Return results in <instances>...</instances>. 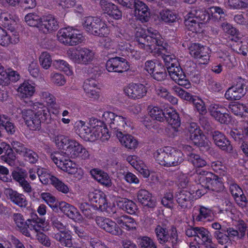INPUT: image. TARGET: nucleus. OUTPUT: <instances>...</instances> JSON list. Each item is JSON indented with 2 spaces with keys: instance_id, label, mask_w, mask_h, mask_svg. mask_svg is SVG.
Here are the masks:
<instances>
[{
  "instance_id": "obj_1",
  "label": "nucleus",
  "mask_w": 248,
  "mask_h": 248,
  "mask_svg": "<svg viewBox=\"0 0 248 248\" xmlns=\"http://www.w3.org/2000/svg\"><path fill=\"white\" fill-rule=\"evenodd\" d=\"M137 40L139 47L144 49L147 52L160 53L167 69L168 67L178 65L175 56L169 54L168 45L164 43V39L156 30L152 28L148 29L147 32L140 35Z\"/></svg>"
},
{
  "instance_id": "obj_2",
  "label": "nucleus",
  "mask_w": 248,
  "mask_h": 248,
  "mask_svg": "<svg viewBox=\"0 0 248 248\" xmlns=\"http://www.w3.org/2000/svg\"><path fill=\"white\" fill-rule=\"evenodd\" d=\"M33 108L36 111L31 109H24L22 111V118L27 126L32 130L39 129L41 122H45L50 118V114L48 108L43 104L36 103L33 105Z\"/></svg>"
},
{
  "instance_id": "obj_3",
  "label": "nucleus",
  "mask_w": 248,
  "mask_h": 248,
  "mask_svg": "<svg viewBox=\"0 0 248 248\" xmlns=\"http://www.w3.org/2000/svg\"><path fill=\"white\" fill-rule=\"evenodd\" d=\"M154 157L160 165L167 167L179 166L184 160L183 153L171 147L157 150L154 153Z\"/></svg>"
},
{
  "instance_id": "obj_4",
  "label": "nucleus",
  "mask_w": 248,
  "mask_h": 248,
  "mask_svg": "<svg viewBox=\"0 0 248 248\" xmlns=\"http://www.w3.org/2000/svg\"><path fill=\"white\" fill-rule=\"evenodd\" d=\"M53 141L58 147L62 149L60 152L54 153H59L67 158H77L78 152L82 146L76 140L63 135L55 136Z\"/></svg>"
},
{
  "instance_id": "obj_5",
  "label": "nucleus",
  "mask_w": 248,
  "mask_h": 248,
  "mask_svg": "<svg viewBox=\"0 0 248 248\" xmlns=\"http://www.w3.org/2000/svg\"><path fill=\"white\" fill-rule=\"evenodd\" d=\"M82 25L86 31L95 36H105L109 33L108 29L105 22L96 17H85Z\"/></svg>"
},
{
  "instance_id": "obj_6",
  "label": "nucleus",
  "mask_w": 248,
  "mask_h": 248,
  "mask_svg": "<svg viewBox=\"0 0 248 248\" xmlns=\"http://www.w3.org/2000/svg\"><path fill=\"white\" fill-rule=\"evenodd\" d=\"M51 222L53 228L59 231L54 233L53 237L62 246L71 247L72 236L68 232L65 231L66 225L62 222V218L59 216H53L51 218Z\"/></svg>"
},
{
  "instance_id": "obj_7",
  "label": "nucleus",
  "mask_w": 248,
  "mask_h": 248,
  "mask_svg": "<svg viewBox=\"0 0 248 248\" xmlns=\"http://www.w3.org/2000/svg\"><path fill=\"white\" fill-rule=\"evenodd\" d=\"M57 39L62 44L70 46H76L84 40L78 31L69 27L61 29L58 32Z\"/></svg>"
},
{
  "instance_id": "obj_8",
  "label": "nucleus",
  "mask_w": 248,
  "mask_h": 248,
  "mask_svg": "<svg viewBox=\"0 0 248 248\" xmlns=\"http://www.w3.org/2000/svg\"><path fill=\"white\" fill-rule=\"evenodd\" d=\"M50 158L58 167L69 174H75L77 173V178L80 180L82 177V173L79 170L77 165L69 158L61 155L59 153H52L50 154Z\"/></svg>"
},
{
  "instance_id": "obj_9",
  "label": "nucleus",
  "mask_w": 248,
  "mask_h": 248,
  "mask_svg": "<svg viewBox=\"0 0 248 248\" xmlns=\"http://www.w3.org/2000/svg\"><path fill=\"white\" fill-rule=\"evenodd\" d=\"M89 201L93 206L102 212L109 214L115 213V206L108 205L105 194L99 190L90 192L88 194Z\"/></svg>"
},
{
  "instance_id": "obj_10",
  "label": "nucleus",
  "mask_w": 248,
  "mask_h": 248,
  "mask_svg": "<svg viewBox=\"0 0 248 248\" xmlns=\"http://www.w3.org/2000/svg\"><path fill=\"white\" fill-rule=\"evenodd\" d=\"M102 119L105 124L114 131L116 135L118 132H124L125 128L127 127L125 117L117 115L110 111L105 112Z\"/></svg>"
},
{
  "instance_id": "obj_11",
  "label": "nucleus",
  "mask_w": 248,
  "mask_h": 248,
  "mask_svg": "<svg viewBox=\"0 0 248 248\" xmlns=\"http://www.w3.org/2000/svg\"><path fill=\"white\" fill-rule=\"evenodd\" d=\"M247 88L246 81L240 78L235 85L228 89L225 97L227 100H239L246 93Z\"/></svg>"
},
{
  "instance_id": "obj_12",
  "label": "nucleus",
  "mask_w": 248,
  "mask_h": 248,
  "mask_svg": "<svg viewBox=\"0 0 248 248\" xmlns=\"http://www.w3.org/2000/svg\"><path fill=\"white\" fill-rule=\"evenodd\" d=\"M106 67L109 72L122 73L129 69V65L127 61L124 58L115 57L108 60Z\"/></svg>"
},
{
  "instance_id": "obj_13",
  "label": "nucleus",
  "mask_w": 248,
  "mask_h": 248,
  "mask_svg": "<svg viewBox=\"0 0 248 248\" xmlns=\"http://www.w3.org/2000/svg\"><path fill=\"white\" fill-rule=\"evenodd\" d=\"M97 225L102 229L113 235H118L122 233V230L117 223L108 218L97 217L95 218Z\"/></svg>"
},
{
  "instance_id": "obj_14",
  "label": "nucleus",
  "mask_w": 248,
  "mask_h": 248,
  "mask_svg": "<svg viewBox=\"0 0 248 248\" xmlns=\"http://www.w3.org/2000/svg\"><path fill=\"white\" fill-rule=\"evenodd\" d=\"M208 111L210 115L217 122L221 124H227L229 121V115L226 112V108L222 105L211 104Z\"/></svg>"
},
{
  "instance_id": "obj_15",
  "label": "nucleus",
  "mask_w": 248,
  "mask_h": 248,
  "mask_svg": "<svg viewBox=\"0 0 248 248\" xmlns=\"http://www.w3.org/2000/svg\"><path fill=\"white\" fill-rule=\"evenodd\" d=\"M190 55L198 60L201 64H206L209 60L208 48L198 44H193L189 47Z\"/></svg>"
},
{
  "instance_id": "obj_16",
  "label": "nucleus",
  "mask_w": 248,
  "mask_h": 248,
  "mask_svg": "<svg viewBox=\"0 0 248 248\" xmlns=\"http://www.w3.org/2000/svg\"><path fill=\"white\" fill-rule=\"evenodd\" d=\"M167 70L171 79L176 83L186 88L189 87V82L186 79V75L179 66L176 65L168 67Z\"/></svg>"
},
{
  "instance_id": "obj_17",
  "label": "nucleus",
  "mask_w": 248,
  "mask_h": 248,
  "mask_svg": "<svg viewBox=\"0 0 248 248\" xmlns=\"http://www.w3.org/2000/svg\"><path fill=\"white\" fill-rule=\"evenodd\" d=\"M125 94L129 98L133 99H139L142 98L146 94V89L142 84L131 83L124 87Z\"/></svg>"
},
{
  "instance_id": "obj_18",
  "label": "nucleus",
  "mask_w": 248,
  "mask_h": 248,
  "mask_svg": "<svg viewBox=\"0 0 248 248\" xmlns=\"http://www.w3.org/2000/svg\"><path fill=\"white\" fill-rule=\"evenodd\" d=\"M187 135L190 139L199 146L204 145V139L205 136L203 134L199 126L195 123H192L188 124L186 127Z\"/></svg>"
},
{
  "instance_id": "obj_19",
  "label": "nucleus",
  "mask_w": 248,
  "mask_h": 248,
  "mask_svg": "<svg viewBox=\"0 0 248 248\" xmlns=\"http://www.w3.org/2000/svg\"><path fill=\"white\" fill-rule=\"evenodd\" d=\"M214 143L220 149L227 153H231L232 146L226 136L218 131H214L211 133Z\"/></svg>"
},
{
  "instance_id": "obj_20",
  "label": "nucleus",
  "mask_w": 248,
  "mask_h": 248,
  "mask_svg": "<svg viewBox=\"0 0 248 248\" xmlns=\"http://www.w3.org/2000/svg\"><path fill=\"white\" fill-rule=\"evenodd\" d=\"M19 42V34L14 28L9 29L7 32L0 27V45L7 46L10 44H16Z\"/></svg>"
},
{
  "instance_id": "obj_21",
  "label": "nucleus",
  "mask_w": 248,
  "mask_h": 248,
  "mask_svg": "<svg viewBox=\"0 0 248 248\" xmlns=\"http://www.w3.org/2000/svg\"><path fill=\"white\" fill-rule=\"evenodd\" d=\"M5 194L7 198L14 204L20 207L25 208L28 205V201L25 196L12 188H6Z\"/></svg>"
},
{
  "instance_id": "obj_22",
  "label": "nucleus",
  "mask_w": 248,
  "mask_h": 248,
  "mask_svg": "<svg viewBox=\"0 0 248 248\" xmlns=\"http://www.w3.org/2000/svg\"><path fill=\"white\" fill-rule=\"evenodd\" d=\"M99 5L102 11L115 19H119L122 16V12L118 7L106 0H100Z\"/></svg>"
},
{
  "instance_id": "obj_23",
  "label": "nucleus",
  "mask_w": 248,
  "mask_h": 248,
  "mask_svg": "<svg viewBox=\"0 0 248 248\" xmlns=\"http://www.w3.org/2000/svg\"><path fill=\"white\" fill-rule=\"evenodd\" d=\"M39 27L40 31L47 33L57 30L59 27V24L54 16L48 15L42 17V23Z\"/></svg>"
},
{
  "instance_id": "obj_24",
  "label": "nucleus",
  "mask_w": 248,
  "mask_h": 248,
  "mask_svg": "<svg viewBox=\"0 0 248 248\" xmlns=\"http://www.w3.org/2000/svg\"><path fill=\"white\" fill-rule=\"evenodd\" d=\"M98 84V82L94 79H88L85 80L83 84V89L88 97L93 100L99 98Z\"/></svg>"
},
{
  "instance_id": "obj_25",
  "label": "nucleus",
  "mask_w": 248,
  "mask_h": 248,
  "mask_svg": "<svg viewBox=\"0 0 248 248\" xmlns=\"http://www.w3.org/2000/svg\"><path fill=\"white\" fill-rule=\"evenodd\" d=\"M19 79V74L16 71L10 69L5 70L0 63V84L6 86L10 81H16Z\"/></svg>"
},
{
  "instance_id": "obj_26",
  "label": "nucleus",
  "mask_w": 248,
  "mask_h": 248,
  "mask_svg": "<svg viewBox=\"0 0 248 248\" xmlns=\"http://www.w3.org/2000/svg\"><path fill=\"white\" fill-rule=\"evenodd\" d=\"M196 237L201 240V244L205 248H217V245L213 243L210 232L207 229L198 227Z\"/></svg>"
},
{
  "instance_id": "obj_27",
  "label": "nucleus",
  "mask_w": 248,
  "mask_h": 248,
  "mask_svg": "<svg viewBox=\"0 0 248 248\" xmlns=\"http://www.w3.org/2000/svg\"><path fill=\"white\" fill-rule=\"evenodd\" d=\"M213 174V173L212 172L205 170L200 171L199 172L197 173L198 180L200 185L204 188V190L203 189L197 190L196 194L197 195H203L206 192V190L208 189L209 188Z\"/></svg>"
},
{
  "instance_id": "obj_28",
  "label": "nucleus",
  "mask_w": 248,
  "mask_h": 248,
  "mask_svg": "<svg viewBox=\"0 0 248 248\" xmlns=\"http://www.w3.org/2000/svg\"><path fill=\"white\" fill-rule=\"evenodd\" d=\"M138 201L142 205L149 208H154L156 206V201L152 195L144 189L139 190L137 193Z\"/></svg>"
},
{
  "instance_id": "obj_29",
  "label": "nucleus",
  "mask_w": 248,
  "mask_h": 248,
  "mask_svg": "<svg viewBox=\"0 0 248 248\" xmlns=\"http://www.w3.org/2000/svg\"><path fill=\"white\" fill-rule=\"evenodd\" d=\"M230 190L238 205L241 206L246 205L247 199L240 187L235 183H231L230 185Z\"/></svg>"
},
{
  "instance_id": "obj_30",
  "label": "nucleus",
  "mask_w": 248,
  "mask_h": 248,
  "mask_svg": "<svg viewBox=\"0 0 248 248\" xmlns=\"http://www.w3.org/2000/svg\"><path fill=\"white\" fill-rule=\"evenodd\" d=\"M134 8L140 20L142 22L149 20L150 13L148 7L144 3L137 0Z\"/></svg>"
},
{
  "instance_id": "obj_31",
  "label": "nucleus",
  "mask_w": 248,
  "mask_h": 248,
  "mask_svg": "<svg viewBox=\"0 0 248 248\" xmlns=\"http://www.w3.org/2000/svg\"><path fill=\"white\" fill-rule=\"evenodd\" d=\"M117 224L122 228L128 231H135L138 226L136 220L131 217L125 215L117 217L116 219Z\"/></svg>"
},
{
  "instance_id": "obj_32",
  "label": "nucleus",
  "mask_w": 248,
  "mask_h": 248,
  "mask_svg": "<svg viewBox=\"0 0 248 248\" xmlns=\"http://www.w3.org/2000/svg\"><path fill=\"white\" fill-rule=\"evenodd\" d=\"M27 227L31 230H34L36 232L43 231L45 224V219L39 217L36 214H32L31 218L26 220Z\"/></svg>"
},
{
  "instance_id": "obj_33",
  "label": "nucleus",
  "mask_w": 248,
  "mask_h": 248,
  "mask_svg": "<svg viewBox=\"0 0 248 248\" xmlns=\"http://www.w3.org/2000/svg\"><path fill=\"white\" fill-rule=\"evenodd\" d=\"M186 190H182L178 192L176 199L179 205L183 208H186L190 205L191 201L194 198L193 194Z\"/></svg>"
},
{
  "instance_id": "obj_34",
  "label": "nucleus",
  "mask_w": 248,
  "mask_h": 248,
  "mask_svg": "<svg viewBox=\"0 0 248 248\" xmlns=\"http://www.w3.org/2000/svg\"><path fill=\"white\" fill-rule=\"evenodd\" d=\"M60 208L68 217L73 220H80L81 216L77 209L74 206L65 202H62L60 204Z\"/></svg>"
},
{
  "instance_id": "obj_35",
  "label": "nucleus",
  "mask_w": 248,
  "mask_h": 248,
  "mask_svg": "<svg viewBox=\"0 0 248 248\" xmlns=\"http://www.w3.org/2000/svg\"><path fill=\"white\" fill-rule=\"evenodd\" d=\"M165 119L174 131H178V128L180 126L181 122L179 115L175 111L173 110H166Z\"/></svg>"
},
{
  "instance_id": "obj_36",
  "label": "nucleus",
  "mask_w": 248,
  "mask_h": 248,
  "mask_svg": "<svg viewBox=\"0 0 248 248\" xmlns=\"http://www.w3.org/2000/svg\"><path fill=\"white\" fill-rule=\"evenodd\" d=\"M92 127H89L85 123L79 121L76 123L75 129L77 134L86 141H89L91 135Z\"/></svg>"
},
{
  "instance_id": "obj_37",
  "label": "nucleus",
  "mask_w": 248,
  "mask_h": 248,
  "mask_svg": "<svg viewBox=\"0 0 248 248\" xmlns=\"http://www.w3.org/2000/svg\"><path fill=\"white\" fill-rule=\"evenodd\" d=\"M79 55L78 63L87 64L92 62L94 59V53L92 50L86 47L78 49Z\"/></svg>"
},
{
  "instance_id": "obj_38",
  "label": "nucleus",
  "mask_w": 248,
  "mask_h": 248,
  "mask_svg": "<svg viewBox=\"0 0 248 248\" xmlns=\"http://www.w3.org/2000/svg\"><path fill=\"white\" fill-rule=\"evenodd\" d=\"M116 136L121 144L128 149L135 148L137 144V140L131 135L124 134L123 132H118Z\"/></svg>"
},
{
  "instance_id": "obj_39",
  "label": "nucleus",
  "mask_w": 248,
  "mask_h": 248,
  "mask_svg": "<svg viewBox=\"0 0 248 248\" xmlns=\"http://www.w3.org/2000/svg\"><path fill=\"white\" fill-rule=\"evenodd\" d=\"M91 173L94 179L100 184L107 186L111 185V180L107 173L95 169L93 170Z\"/></svg>"
},
{
  "instance_id": "obj_40",
  "label": "nucleus",
  "mask_w": 248,
  "mask_h": 248,
  "mask_svg": "<svg viewBox=\"0 0 248 248\" xmlns=\"http://www.w3.org/2000/svg\"><path fill=\"white\" fill-rule=\"evenodd\" d=\"M184 69L186 74L195 81L199 79V73L197 69V65L192 61H187L185 64Z\"/></svg>"
},
{
  "instance_id": "obj_41",
  "label": "nucleus",
  "mask_w": 248,
  "mask_h": 248,
  "mask_svg": "<svg viewBox=\"0 0 248 248\" xmlns=\"http://www.w3.org/2000/svg\"><path fill=\"white\" fill-rule=\"evenodd\" d=\"M21 97H29L31 96L34 93V88L27 82H24L20 85L17 89Z\"/></svg>"
},
{
  "instance_id": "obj_42",
  "label": "nucleus",
  "mask_w": 248,
  "mask_h": 248,
  "mask_svg": "<svg viewBox=\"0 0 248 248\" xmlns=\"http://www.w3.org/2000/svg\"><path fill=\"white\" fill-rule=\"evenodd\" d=\"M149 114L150 116L155 120L160 122H163L165 120L166 112L156 106H149L148 107Z\"/></svg>"
},
{
  "instance_id": "obj_43",
  "label": "nucleus",
  "mask_w": 248,
  "mask_h": 248,
  "mask_svg": "<svg viewBox=\"0 0 248 248\" xmlns=\"http://www.w3.org/2000/svg\"><path fill=\"white\" fill-rule=\"evenodd\" d=\"M42 17L35 13H30L25 17V20L27 24L31 27H37L40 31L39 26L42 23Z\"/></svg>"
},
{
  "instance_id": "obj_44",
  "label": "nucleus",
  "mask_w": 248,
  "mask_h": 248,
  "mask_svg": "<svg viewBox=\"0 0 248 248\" xmlns=\"http://www.w3.org/2000/svg\"><path fill=\"white\" fill-rule=\"evenodd\" d=\"M37 173L40 181L45 185H47L49 183L52 185L53 178H56V177L48 173L46 170L43 168H38Z\"/></svg>"
},
{
  "instance_id": "obj_45",
  "label": "nucleus",
  "mask_w": 248,
  "mask_h": 248,
  "mask_svg": "<svg viewBox=\"0 0 248 248\" xmlns=\"http://www.w3.org/2000/svg\"><path fill=\"white\" fill-rule=\"evenodd\" d=\"M218 58L220 62L229 68L232 67L233 65V62L235 58L233 55L230 54L228 52H219Z\"/></svg>"
},
{
  "instance_id": "obj_46",
  "label": "nucleus",
  "mask_w": 248,
  "mask_h": 248,
  "mask_svg": "<svg viewBox=\"0 0 248 248\" xmlns=\"http://www.w3.org/2000/svg\"><path fill=\"white\" fill-rule=\"evenodd\" d=\"M155 232L160 244H162L168 242L169 232L166 228L158 225L155 229Z\"/></svg>"
},
{
  "instance_id": "obj_47",
  "label": "nucleus",
  "mask_w": 248,
  "mask_h": 248,
  "mask_svg": "<svg viewBox=\"0 0 248 248\" xmlns=\"http://www.w3.org/2000/svg\"><path fill=\"white\" fill-rule=\"evenodd\" d=\"M228 108L236 115L242 116L244 112L248 113V107L242 104L233 103L230 104Z\"/></svg>"
},
{
  "instance_id": "obj_48",
  "label": "nucleus",
  "mask_w": 248,
  "mask_h": 248,
  "mask_svg": "<svg viewBox=\"0 0 248 248\" xmlns=\"http://www.w3.org/2000/svg\"><path fill=\"white\" fill-rule=\"evenodd\" d=\"M0 159L11 166L15 165L16 156L10 146L5 154L0 156Z\"/></svg>"
},
{
  "instance_id": "obj_49",
  "label": "nucleus",
  "mask_w": 248,
  "mask_h": 248,
  "mask_svg": "<svg viewBox=\"0 0 248 248\" xmlns=\"http://www.w3.org/2000/svg\"><path fill=\"white\" fill-rule=\"evenodd\" d=\"M159 15L161 20L167 23H173L177 18L175 12L168 9L162 10Z\"/></svg>"
},
{
  "instance_id": "obj_50",
  "label": "nucleus",
  "mask_w": 248,
  "mask_h": 248,
  "mask_svg": "<svg viewBox=\"0 0 248 248\" xmlns=\"http://www.w3.org/2000/svg\"><path fill=\"white\" fill-rule=\"evenodd\" d=\"M53 66L61 71L65 73L67 75L70 76L72 75V71L70 69L69 64L63 60H55L53 61Z\"/></svg>"
},
{
  "instance_id": "obj_51",
  "label": "nucleus",
  "mask_w": 248,
  "mask_h": 248,
  "mask_svg": "<svg viewBox=\"0 0 248 248\" xmlns=\"http://www.w3.org/2000/svg\"><path fill=\"white\" fill-rule=\"evenodd\" d=\"M152 77L156 80L162 81L167 77V72L165 68L159 63L156 64V69L151 74Z\"/></svg>"
},
{
  "instance_id": "obj_52",
  "label": "nucleus",
  "mask_w": 248,
  "mask_h": 248,
  "mask_svg": "<svg viewBox=\"0 0 248 248\" xmlns=\"http://www.w3.org/2000/svg\"><path fill=\"white\" fill-rule=\"evenodd\" d=\"M185 25L186 29L193 32H200L202 26V23L196 19L193 20H185Z\"/></svg>"
},
{
  "instance_id": "obj_53",
  "label": "nucleus",
  "mask_w": 248,
  "mask_h": 248,
  "mask_svg": "<svg viewBox=\"0 0 248 248\" xmlns=\"http://www.w3.org/2000/svg\"><path fill=\"white\" fill-rule=\"evenodd\" d=\"M1 119L2 120H0V121H0V125L4 127L8 134H14L16 131V127L14 124L9 121L8 117L4 115H2Z\"/></svg>"
},
{
  "instance_id": "obj_54",
  "label": "nucleus",
  "mask_w": 248,
  "mask_h": 248,
  "mask_svg": "<svg viewBox=\"0 0 248 248\" xmlns=\"http://www.w3.org/2000/svg\"><path fill=\"white\" fill-rule=\"evenodd\" d=\"M41 99L46 103L47 106L53 107L56 104V98L54 96L47 91H43L40 94Z\"/></svg>"
},
{
  "instance_id": "obj_55",
  "label": "nucleus",
  "mask_w": 248,
  "mask_h": 248,
  "mask_svg": "<svg viewBox=\"0 0 248 248\" xmlns=\"http://www.w3.org/2000/svg\"><path fill=\"white\" fill-rule=\"evenodd\" d=\"M188 160L196 167H203L206 165L205 160L195 154H190L188 155Z\"/></svg>"
},
{
  "instance_id": "obj_56",
  "label": "nucleus",
  "mask_w": 248,
  "mask_h": 248,
  "mask_svg": "<svg viewBox=\"0 0 248 248\" xmlns=\"http://www.w3.org/2000/svg\"><path fill=\"white\" fill-rule=\"evenodd\" d=\"M52 59L50 54L46 52H43L39 57V63L45 69H48L51 65Z\"/></svg>"
},
{
  "instance_id": "obj_57",
  "label": "nucleus",
  "mask_w": 248,
  "mask_h": 248,
  "mask_svg": "<svg viewBox=\"0 0 248 248\" xmlns=\"http://www.w3.org/2000/svg\"><path fill=\"white\" fill-rule=\"evenodd\" d=\"M104 128L97 124L96 125H92V131L89 141L93 142L102 137V130Z\"/></svg>"
},
{
  "instance_id": "obj_58",
  "label": "nucleus",
  "mask_w": 248,
  "mask_h": 248,
  "mask_svg": "<svg viewBox=\"0 0 248 248\" xmlns=\"http://www.w3.org/2000/svg\"><path fill=\"white\" fill-rule=\"evenodd\" d=\"M52 185L59 192L63 194H67L69 192V188L62 181L56 177L53 178Z\"/></svg>"
},
{
  "instance_id": "obj_59",
  "label": "nucleus",
  "mask_w": 248,
  "mask_h": 248,
  "mask_svg": "<svg viewBox=\"0 0 248 248\" xmlns=\"http://www.w3.org/2000/svg\"><path fill=\"white\" fill-rule=\"evenodd\" d=\"M211 210L204 206H201L199 210V214L193 216L194 219L197 221H202L210 216Z\"/></svg>"
},
{
  "instance_id": "obj_60",
  "label": "nucleus",
  "mask_w": 248,
  "mask_h": 248,
  "mask_svg": "<svg viewBox=\"0 0 248 248\" xmlns=\"http://www.w3.org/2000/svg\"><path fill=\"white\" fill-rule=\"evenodd\" d=\"M222 186L223 185L221 178H219L217 175L213 174L211 182L210 183L208 190L218 191L221 189Z\"/></svg>"
},
{
  "instance_id": "obj_61",
  "label": "nucleus",
  "mask_w": 248,
  "mask_h": 248,
  "mask_svg": "<svg viewBox=\"0 0 248 248\" xmlns=\"http://www.w3.org/2000/svg\"><path fill=\"white\" fill-rule=\"evenodd\" d=\"M173 90L178 96L184 100L192 102L194 98V96L178 86L173 87Z\"/></svg>"
},
{
  "instance_id": "obj_62",
  "label": "nucleus",
  "mask_w": 248,
  "mask_h": 248,
  "mask_svg": "<svg viewBox=\"0 0 248 248\" xmlns=\"http://www.w3.org/2000/svg\"><path fill=\"white\" fill-rule=\"evenodd\" d=\"M228 3L231 9H241L248 6V0H228Z\"/></svg>"
},
{
  "instance_id": "obj_63",
  "label": "nucleus",
  "mask_w": 248,
  "mask_h": 248,
  "mask_svg": "<svg viewBox=\"0 0 248 248\" xmlns=\"http://www.w3.org/2000/svg\"><path fill=\"white\" fill-rule=\"evenodd\" d=\"M210 14L213 17L221 19L226 16V11L219 6H212L209 8Z\"/></svg>"
},
{
  "instance_id": "obj_64",
  "label": "nucleus",
  "mask_w": 248,
  "mask_h": 248,
  "mask_svg": "<svg viewBox=\"0 0 248 248\" xmlns=\"http://www.w3.org/2000/svg\"><path fill=\"white\" fill-rule=\"evenodd\" d=\"M139 240L141 248H157L153 240L149 237L143 236Z\"/></svg>"
}]
</instances>
